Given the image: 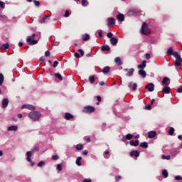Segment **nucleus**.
<instances>
[{
  "label": "nucleus",
  "instance_id": "23",
  "mask_svg": "<svg viewBox=\"0 0 182 182\" xmlns=\"http://www.w3.org/2000/svg\"><path fill=\"white\" fill-rule=\"evenodd\" d=\"M49 21V16H45L43 19L40 20V23H45V22H48Z\"/></svg>",
  "mask_w": 182,
  "mask_h": 182
},
{
  "label": "nucleus",
  "instance_id": "19",
  "mask_svg": "<svg viewBox=\"0 0 182 182\" xmlns=\"http://www.w3.org/2000/svg\"><path fill=\"white\" fill-rule=\"evenodd\" d=\"M170 90H171L170 87L166 85L162 89V93L168 94L170 93Z\"/></svg>",
  "mask_w": 182,
  "mask_h": 182
},
{
  "label": "nucleus",
  "instance_id": "55",
  "mask_svg": "<svg viewBox=\"0 0 182 182\" xmlns=\"http://www.w3.org/2000/svg\"><path fill=\"white\" fill-rule=\"evenodd\" d=\"M59 65V63L58 61H55L53 63V68H56Z\"/></svg>",
  "mask_w": 182,
  "mask_h": 182
},
{
  "label": "nucleus",
  "instance_id": "20",
  "mask_svg": "<svg viewBox=\"0 0 182 182\" xmlns=\"http://www.w3.org/2000/svg\"><path fill=\"white\" fill-rule=\"evenodd\" d=\"M146 63H147L146 60L142 61V64H140L137 66L138 69H141V70H143V69L146 68Z\"/></svg>",
  "mask_w": 182,
  "mask_h": 182
},
{
  "label": "nucleus",
  "instance_id": "13",
  "mask_svg": "<svg viewBox=\"0 0 182 182\" xmlns=\"http://www.w3.org/2000/svg\"><path fill=\"white\" fill-rule=\"evenodd\" d=\"M174 53H177L176 51H173V48H170L168 49L167 52H166V55L168 56H171V55H173V56H174Z\"/></svg>",
  "mask_w": 182,
  "mask_h": 182
},
{
  "label": "nucleus",
  "instance_id": "59",
  "mask_svg": "<svg viewBox=\"0 0 182 182\" xmlns=\"http://www.w3.org/2000/svg\"><path fill=\"white\" fill-rule=\"evenodd\" d=\"M145 58H146V59H150V54L146 53V54L145 55Z\"/></svg>",
  "mask_w": 182,
  "mask_h": 182
},
{
  "label": "nucleus",
  "instance_id": "32",
  "mask_svg": "<svg viewBox=\"0 0 182 182\" xmlns=\"http://www.w3.org/2000/svg\"><path fill=\"white\" fill-rule=\"evenodd\" d=\"M54 76L55 77H58V79H59V80H63V77H62V75L60 74H59V73H55L54 75Z\"/></svg>",
  "mask_w": 182,
  "mask_h": 182
},
{
  "label": "nucleus",
  "instance_id": "49",
  "mask_svg": "<svg viewBox=\"0 0 182 182\" xmlns=\"http://www.w3.org/2000/svg\"><path fill=\"white\" fill-rule=\"evenodd\" d=\"M102 33H103V31L102 30H100L98 31V35H99L100 38H102V36H103Z\"/></svg>",
  "mask_w": 182,
  "mask_h": 182
},
{
  "label": "nucleus",
  "instance_id": "28",
  "mask_svg": "<svg viewBox=\"0 0 182 182\" xmlns=\"http://www.w3.org/2000/svg\"><path fill=\"white\" fill-rule=\"evenodd\" d=\"M162 175L164 176V178H167L168 177V172L167 171V170H163Z\"/></svg>",
  "mask_w": 182,
  "mask_h": 182
},
{
  "label": "nucleus",
  "instance_id": "33",
  "mask_svg": "<svg viewBox=\"0 0 182 182\" xmlns=\"http://www.w3.org/2000/svg\"><path fill=\"white\" fill-rule=\"evenodd\" d=\"M82 160V157L79 156L76 160V164L77 166H82V163H80V161Z\"/></svg>",
  "mask_w": 182,
  "mask_h": 182
},
{
  "label": "nucleus",
  "instance_id": "47",
  "mask_svg": "<svg viewBox=\"0 0 182 182\" xmlns=\"http://www.w3.org/2000/svg\"><path fill=\"white\" fill-rule=\"evenodd\" d=\"M57 170H58L59 171H62V165L61 164H58L57 166Z\"/></svg>",
  "mask_w": 182,
  "mask_h": 182
},
{
  "label": "nucleus",
  "instance_id": "62",
  "mask_svg": "<svg viewBox=\"0 0 182 182\" xmlns=\"http://www.w3.org/2000/svg\"><path fill=\"white\" fill-rule=\"evenodd\" d=\"M85 139L86 141H90V138L89 136H85Z\"/></svg>",
  "mask_w": 182,
  "mask_h": 182
},
{
  "label": "nucleus",
  "instance_id": "61",
  "mask_svg": "<svg viewBox=\"0 0 182 182\" xmlns=\"http://www.w3.org/2000/svg\"><path fill=\"white\" fill-rule=\"evenodd\" d=\"M38 150H39V148H38V147H34V148L32 149V151H38Z\"/></svg>",
  "mask_w": 182,
  "mask_h": 182
},
{
  "label": "nucleus",
  "instance_id": "51",
  "mask_svg": "<svg viewBox=\"0 0 182 182\" xmlns=\"http://www.w3.org/2000/svg\"><path fill=\"white\" fill-rule=\"evenodd\" d=\"M107 38H110V39H112V36H113V33H108L107 34Z\"/></svg>",
  "mask_w": 182,
  "mask_h": 182
},
{
  "label": "nucleus",
  "instance_id": "36",
  "mask_svg": "<svg viewBox=\"0 0 182 182\" xmlns=\"http://www.w3.org/2000/svg\"><path fill=\"white\" fill-rule=\"evenodd\" d=\"M9 44L7 43L6 44H3L1 47V49H9Z\"/></svg>",
  "mask_w": 182,
  "mask_h": 182
},
{
  "label": "nucleus",
  "instance_id": "4",
  "mask_svg": "<svg viewBox=\"0 0 182 182\" xmlns=\"http://www.w3.org/2000/svg\"><path fill=\"white\" fill-rule=\"evenodd\" d=\"M35 36H36V35L33 34L27 38L28 45H36V43H38V41L35 40Z\"/></svg>",
  "mask_w": 182,
  "mask_h": 182
},
{
  "label": "nucleus",
  "instance_id": "41",
  "mask_svg": "<svg viewBox=\"0 0 182 182\" xmlns=\"http://www.w3.org/2000/svg\"><path fill=\"white\" fill-rule=\"evenodd\" d=\"M137 90V84L136 83H134L132 85V90L135 91Z\"/></svg>",
  "mask_w": 182,
  "mask_h": 182
},
{
  "label": "nucleus",
  "instance_id": "10",
  "mask_svg": "<svg viewBox=\"0 0 182 182\" xmlns=\"http://www.w3.org/2000/svg\"><path fill=\"white\" fill-rule=\"evenodd\" d=\"M131 157H139L140 156V152L139 151H132L130 152Z\"/></svg>",
  "mask_w": 182,
  "mask_h": 182
},
{
  "label": "nucleus",
  "instance_id": "25",
  "mask_svg": "<svg viewBox=\"0 0 182 182\" xmlns=\"http://www.w3.org/2000/svg\"><path fill=\"white\" fill-rule=\"evenodd\" d=\"M139 75H140L141 76H142V77H146V71L143 70H139L138 71Z\"/></svg>",
  "mask_w": 182,
  "mask_h": 182
},
{
  "label": "nucleus",
  "instance_id": "54",
  "mask_svg": "<svg viewBox=\"0 0 182 182\" xmlns=\"http://www.w3.org/2000/svg\"><path fill=\"white\" fill-rule=\"evenodd\" d=\"M175 180H176V181L182 180L181 176H176L175 177Z\"/></svg>",
  "mask_w": 182,
  "mask_h": 182
},
{
  "label": "nucleus",
  "instance_id": "57",
  "mask_svg": "<svg viewBox=\"0 0 182 182\" xmlns=\"http://www.w3.org/2000/svg\"><path fill=\"white\" fill-rule=\"evenodd\" d=\"M87 153H88L87 150H85L83 151L82 154L83 156H87Z\"/></svg>",
  "mask_w": 182,
  "mask_h": 182
},
{
  "label": "nucleus",
  "instance_id": "50",
  "mask_svg": "<svg viewBox=\"0 0 182 182\" xmlns=\"http://www.w3.org/2000/svg\"><path fill=\"white\" fill-rule=\"evenodd\" d=\"M53 160H58L59 159V156L58 155H54L52 156Z\"/></svg>",
  "mask_w": 182,
  "mask_h": 182
},
{
  "label": "nucleus",
  "instance_id": "8",
  "mask_svg": "<svg viewBox=\"0 0 182 182\" xmlns=\"http://www.w3.org/2000/svg\"><path fill=\"white\" fill-rule=\"evenodd\" d=\"M124 72H128L127 74V76H133V73H134V68H131L130 70L125 68Z\"/></svg>",
  "mask_w": 182,
  "mask_h": 182
},
{
  "label": "nucleus",
  "instance_id": "56",
  "mask_svg": "<svg viewBox=\"0 0 182 182\" xmlns=\"http://www.w3.org/2000/svg\"><path fill=\"white\" fill-rule=\"evenodd\" d=\"M177 92L178 93H182V86L178 88Z\"/></svg>",
  "mask_w": 182,
  "mask_h": 182
},
{
  "label": "nucleus",
  "instance_id": "1",
  "mask_svg": "<svg viewBox=\"0 0 182 182\" xmlns=\"http://www.w3.org/2000/svg\"><path fill=\"white\" fill-rule=\"evenodd\" d=\"M28 117L31 119L33 122H38L41 117V112L36 111L31 112L28 114Z\"/></svg>",
  "mask_w": 182,
  "mask_h": 182
},
{
  "label": "nucleus",
  "instance_id": "45",
  "mask_svg": "<svg viewBox=\"0 0 182 182\" xmlns=\"http://www.w3.org/2000/svg\"><path fill=\"white\" fill-rule=\"evenodd\" d=\"M79 53H80L81 56H83L85 55V51L82 49L78 50Z\"/></svg>",
  "mask_w": 182,
  "mask_h": 182
},
{
  "label": "nucleus",
  "instance_id": "44",
  "mask_svg": "<svg viewBox=\"0 0 182 182\" xmlns=\"http://www.w3.org/2000/svg\"><path fill=\"white\" fill-rule=\"evenodd\" d=\"M145 109H146V110H151V105H147L145 106Z\"/></svg>",
  "mask_w": 182,
  "mask_h": 182
},
{
  "label": "nucleus",
  "instance_id": "31",
  "mask_svg": "<svg viewBox=\"0 0 182 182\" xmlns=\"http://www.w3.org/2000/svg\"><path fill=\"white\" fill-rule=\"evenodd\" d=\"M174 132H175L174 128L170 127V128H169V130H168V134H169L170 136H173V134H174Z\"/></svg>",
  "mask_w": 182,
  "mask_h": 182
},
{
  "label": "nucleus",
  "instance_id": "39",
  "mask_svg": "<svg viewBox=\"0 0 182 182\" xmlns=\"http://www.w3.org/2000/svg\"><path fill=\"white\" fill-rule=\"evenodd\" d=\"M43 166H45V162L43 161H41L38 164V167H43Z\"/></svg>",
  "mask_w": 182,
  "mask_h": 182
},
{
  "label": "nucleus",
  "instance_id": "2",
  "mask_svg": "<svg viewBox=\"0 0 182 182\" xmlns=\"http://www.w3.org/2000/svg\"><path fill=\"white\" fill-rule=\"evenodd\" d=\"M141 33L143 35H150V28H149V25H147V23H144L142 24Z\"/></svg>",
  "mask_w": 182,
  "mask_h": 182
},
{
  "label": "nucleus",
  "instance_id": "42",
  "mask_svg": "<svg viewBox=\"0 0 182 182\" xmlns=\"http://www.w3.org/2000/svg\"><path fill=\"white\" fill-rule=\"evenodd\" d=\"M64 16H65V18H69V16H70V14L69 13V11L68 10L65 11V14Z\"/></svg>",
  "mask_w": 182,
  "mask_h": 182
},
{
  "label": "nucleus",
  "instance_id": "9",
  "mask_svg": "<svg viewBox=\"0 0 182 182\" xmlns=\"http://www.w3.org/2000/svg\"><path fill=\"white\" fill-rule=\"evenodd\" d=\"M21 109H28V110H35V107L33 105H22Z\"/></svg>",
  "mask_w": 182,
  "mask_h": 182
},
{
  "label": "nucleus",
  "instance_id": "3",
  "mask_svg": "<svg viewBox=\"0 0 182 182\" xmlns=\"http://www.w3.org/2000/svg\"><path fill=\"white\" fill-rule=\"evenodd\" d=\"M174 58H176L175 66H181L182 58L178 53H174Z\"/></svg>",
  "mask_w": 182,
  "mask_h": 182
},
{
  "label": "nucleus",
  "instance_id": "29",
  "mask_svg": "<svg viewBox=\"0 0 182 182\" xmlns=\"http://www.w3.org/2000/svg\"><path fill=\"white\" fill-rule=\"evenodd\" d=\"M102 50L107 52L110 50V47L109 46H103L102 47Z\"/></svg>",
  "mask_w": 182,
  "mask_h": 182
},
{
  "label": "nucleus",
  "instance_id": "26",
  "mask_svg": "<svg viewBox=\"0 0 182 182\" xmlns=\"http://www.w3.org/2000/svg\"><path fill=\"white\" fill-rule=\"evenodd\" d=\"M102 73H109L110 72V68L107 66L102 69Z\"/></svg>",
  "mask_w": 182,
  "mask_h": 182
},
{
  "label": "nucleus",
  "instance_id": "5",
  "mask_svg": "<svg viewBox=\"0 0 182 182\" xmlns=\"http://www.w3.org/2000/svg\"><path fill=\"white\" fill-rule=\"evenodd\" d=\"M95 110H96V109H95V107H93L92 106H87L83 108L82 112H83V113H93L95 112Z\"/></svg>",
  "mask_w": 182,
  "mask_h": 182
},
{
  "label": "nucleus",
  "instance_id": "27",
  "mask_svg": "<svg viewBox=\"0 0 182 182\" xmlns=\"http://www.w3.org/2000/svg\"><path fill=\"white\" fill-rule=\"evenodd\" d=\"M140 147H142V149H147V147H149V144H147V142H141L140 144Z\"/></svg>",
  "mask_w": 182,
  "mask_h": 182
},
{
  "label": "nucleus",
  "instance_id": "14",
  "mask_svg": "<svg viewBox=\"0 0 182 182\" xmlns=\"http://www.w3.org/2000/svg\"><path fill=\"white\" fill-rule=\"evenodd\" d=\"M117 42H118L117 38L114 37H112L110 38L111 45H112L113 46H116V45H117Z\"/></svg>",
  "mask_w": 182,
  "mask_h": 182
},
{
  "label": "nucleus",
  "instance_id": "7",
  "mask_svg": "<svg viewBox=\"0 0 182 182\" xmlns=\"http://www.w3.org/2000/svg\"><path fill=\"white\" fill-rule=\"evenodd\" d=\"M145 88L149 90V92H153L154 90V84L149 83V85H146Z\"/></svg>",
  "mask_w": 182,
  "mask_h": 182
},
{
  "label": "nucleus",
  "instance_id": "60",
  "mask_svg": "<svg viewBox=\"0 0 182 182\" xmlns=\"http://www.w3.org/2000/svg\"><path fill=\"white\" fill-rule=\"evenodd\" d=\"M74 55L75 56V58H80V55H79V53H75Z\"/></svg>",
  "mask_w": 182,
  "mask_h": 182
},
{
  "label": "nucleus",
  "instance_id": "16",
  "mask_svg": "<svg viewBox=\"0 0 182 182\" xmlns=\"http://www.w3.org/2000/svg\"><path fill=\"white\" fill-rule=\"evenodd\" d=\"M139 143H140V142L139 141V140H136L135 141H133V140H131V141H129L130 146H134V147H137V146H139Z\"/></svg>",
  "mask_w": 182,
  "mask_h": 182
},
{
  "label": "nucleus",
  "instance_id": "58",
  "mask_svg": "<svg viewBox=\"0 0 182 182\" xmlns=\"http://www.w3.org/2000/svg\"><path fill=\"white\" fill-rule=\"evenodd\" d=\"M97 100L98 102H102V97L100 96H97Z\"/></svg>",
  "mask_w": 182,
  "mask_h": 182
},
{
  "label": "nucleus",
  "instance_id": "64",
  "mask_svg": "<svg viewBox=\"0 0 182 182\" xmlns=\"http://www.w3.org/2000/svg\"><path fill=\"white\" fill-rule=\"evenodd\" d=\"M83 182H92L91 179H84Z\"/></svg>",
  "mask_w": 182,
  "mask_h": 182
},
{
  "label": "nucleus",
  "instance_id": "12",
  "mask_svg": "<svg viewBox=\"0 0 182 182\" xmlns=\"http://www.w3.org/2000/svg\"><path fill=\"white\" fill-rule=\"evenodd\" d=\"M9 104V100H8V99L6 98H4L2 101V108L6 109V107L8 106Z\"/></svg>",
  "mask_w": 182,
  "mask_h": 182
},
{
  "label": "nucleus",
  "instance_id": "35",
  "mask_svg": "<svg viewBox=\"0 0 182 182\" xmlns=\"http://www.w3.org/2000/svg\"><path fill=\"white\" fill-rule=\"evenodd\" d=\"M4 75L2 73H0V86H2V83H4Z\"/></svg>",
  "mask_w": 182,
  "mask_h": 182
},
{
  "label": "nucleus",
  "instance_id": "43",
  "mask_svg": "<svg viewBox=\"0 0 182 182\" xmlns=\"http://www.w3.org/2000/svg\"><path fill=\"white\" fill-rule=\"evenodd\" d=\"M45 56L46 58H48V56H50V52L49 50L46 51Z\"/></svg>",
  "mask_w": 182,
  "mask_h": 182
},
{
  "label": "nucleus",
  "instance_id": "37",
  "mask_svg": "<svg viewBox=\"0 0 182 182\" xmlns=\"http://www.w3.org/2000/svg\"><path fill=\"white\" fill-rule=\"evenodd\" d=\"M89 80L90 82V83L93 84L95 83V76L92 75L89 77Z\"/></svg>",
  "mask_w": 182,
  "mask_h": 182
},
{
  "label": "nucleus",
  "instance_id": "15",
  "mask_svg": "<svg viewBox=\"0 0 182 182\" xmlns=\"http://www.w3.org/2000/svg\"><path fill=\"white\" fill-rule=\"evenodd\" d=\"M134 137V135H132L131 134H128L125 137L122 139V141H126V140H132V138Z\"/></svg>",
  "mask_w": 182,
  "mask_h": 182
},
{
  "label": "nucleus",
  "instance_id": "11",
  "mask_svg": "<svg viewBox=\"0 0 182 182\" xmlns=\"http://www.w3.org/2000/svg\"><path fill=\"white\" fill-rule=\"evenodd\" d=\"M116 23V20L113 18H108V23L107 26H112V25H114Z\"/></svg>",
  "mask_w": 182,
  "mask_h": 182
},
{
  "label": "nucleus",
  "instance_id": "30",
  "mask_svg": "<svg viewBox=\"0 0 182 182\" xmlns=\"http://www.w3.org/2000/svg\"><path fill=\"white\" fill-rule=\"evenodd\" d=\"M114 62L115 63H119V65H122V59L120 58V57H117L114 59Z\"/></svg>",
  "mask_w": 182,
  "mask_h": 182
},
{
  "label": "nucleus",
  "instance_id": "18",
  "mask_svg": "<svg viewBox=\"0 0 182 182\" xmlns=\"http://www.w3.org/2000/svg\"><path fill=\"white\" fill-rule=\"evenodd\" d=\"M9 132H16L18 130V127L13 125L8 127Z\"/></svg>",
  "mask_w": 182,
  "mask_h": 182
},
{
  "label": "nucleus",
  "instance_id": "6",
  "mask_svg": "<svg viewBox=\"0 0 182 182\" xmlns=\"http://www.w3.org/2000/svg\"><path fill=\"white\" fill-rule=\"evenodd\" d=\"M170 85V78L165 77L162 80V86H168Z\"/></svg>",
  "mask_w": 182,
  "mask_h": 182
},
{
  "label": "nucleus",
  "instance_id": "53",
  "mask_svg": "<svg viewBox=\"0 0 182 182\" xmlns=\"http://www.w3.org/2000/svg\"><path fill=\"white\" fill-rule=\"evenodd\" d=\"M116 181H119V180H122V177L120 176H117L115 177Z\"/></svg>",
  "mask_w": 182,
  "mask_h": 182
},
{
  "label": "nucleus",
  "instance_id": "52",
  "mask_svg": "<svg viewBox=\"0 0 182 182\" xmlns=\"http://www.w3.org/2000/svg\"><path fill=\"white\" fill-rule=\"evenodd\" d=\"M26 155H27V157H32V152L28 151V152L26 153Z\"/></svg>",
  "mask_w": 182,
  "mask_h": 182
},
{
  "label": "nucleus",
  "instance_id": "21",
  "mask_svg": "<svg viewBox=\"0 0 182 182\" xmlns=\"http://www.w3.org/2000/svg\"><path fill=\"white\" fill-rule=\"evenodd\" d=\"M156 133L154 131H151L148 134V136L149 139H153L154 137H156Z\"/></svg>",
  "mask_w": 182,
  "mask_h": 182
},
{
  "label": "nucleus",
  "instance_id": "22",
  "mask_svg": "<svg viewBox=\"0 0 182 182\" xmlns=\"http://www.w3.org/2000/svg\"><path fill=\"white\" fill-rule=\"evenodd\" d=\"M117 19H118L120 22H123L124 21V15L119 14L117 16Z\"/></svg>",
  "mask_w": 182,
  "mask_h": 182
},
{
  "label": "nucleus",
  "instance_id": "34",
  "mask_svg": "<svg viewBox=\"0 0 182 182\" xmlns=\"http://www.w3.org/2000/svg\"><path fill=\"white\" fill-rule=\"evenodd\" d=\"M81 4L82 6H87V5H89L87 0H82Z\"/></svg>",
  "mask_w": 182,
  "mask_h": 182
},
{
  "label": "nucleus",
  "instance_id": "46",
  "mask_svg": "<svg viewBox=\"0 0 182 182\" xmlns=\"http://www.w3.org/2000/svg\"><path fill=\"white\" fill-rule=\"evenodd\" d=\"M0 7L4 9L5 8V3H4L3 1H0Z\"/></svg>",
  "mask_w": 182,
  "mask_h": 182
},
{
  "label": "nucleus",
  "instance_id": "38",
  "mask_svg": "<svg viewBox=\"0 0 182 182\" xmlns=\"http://www.w3.org/2000/svg\"><path fill=\"white\" fill-rule=\"evenodd\" d=\"M162 159L163 160H170V159H171V156H170V155H168L167 156H166L164 154H163Z\"/></svg>",
  "mask_w": 182,
  "mask_h": 182
},
{
  "label": "nucleus",
  "instance_id": "48",
  "mask_svg": "<svg viewBox=\"0 0 182 182\" xmlns=\"http://www.w3.org/2000/svg\"><path fill=\"white\" fill-rule=\"evenodd\" d=\"M36 6H39L41 5V3H39V1H36V0H34L33 1Z\"/></svg>",
  "mask_w": 182,
  "mask_h": 182
},
{
  "label": "nucleus",
  "instance_id": "40",
  "mask_svg": "<svg viewBox=\"0 0 182 182\" xmlns=\"http://www.w3.org/2000/svg\"><path fill=\"white\" fill-rule=\"evenodd\" d=\"M76 149H77V150H82V149H83V145H82V144H77V145L76 146Z\"/></svg>",
  "mask_w": 182,
  "mask_h": 182
},
{
  "label": "nucleus",
  "instance_id": "24",
  "mask_svg": "<svg viewBox=\"0 0 182 182\" xmlns=\"http://www.w3.org/2000/svg\"><path fill=\"white\" fill-rule=\"evenodd\" d=\"M65 119L66 120H70V119H73V115L70 114V113H65Z\"/></svg>",
  "mask_w": 182,
  "mask_h": 182
},
{
  "label": "nucleus",
  "instance_id": "63",
  "mask_svg": "<svg viewBox=\"0 0 182 182\" xmlns=\"http://www.w3.org/2000/svg\"><path fill=\"white\" fill-rule=\"evenodd\" d=\"M132 86H133V82H130L128 83V87H132Z\"/></svg>",
  "mask_w": 182,
  "mask_h": 182
},
{
  "label": "nucleus",
  "instance_id": "17",
  "mask_svg": "<svg viewBox=\"0 0 182 182\" xmlns=\"http://www.w3.org/2000/svg\"><path fill=\"white\" fill-rule=\"evenodd\" d=\"M82 41L86 42L87 41H89L90 39V36L87 33L83 34L82 36Z\"/></svg>",
  "mask_w": 182,
  "mask_h": 182
}]
</instances>
